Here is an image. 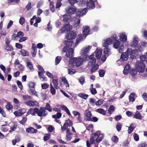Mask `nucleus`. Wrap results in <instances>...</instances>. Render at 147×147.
I'll return each mask as SVG.
<instances>
[{
  "label": "nucleus",
  "instance_id": "1",
  "mask_svg": "<svg viewBox=\"0 0 147 147\" xmlns=\"http://www.w3.org/2000/svg\"><path fill=\"white\" fill-rule=\"evenodd\" d=\"M64 44L66 46L63 49V52H66V56L69 59H71L74 56V49L72 48L73 47L74 44L73 41H65Z\"/></svg>",
  "mask_w": 147,
  "mask_h": 147
},
{
  "label": "nucleus",
  "instance_id": "2",
  "mask_svg": "<svg viewBox=\"0 0 147 147\" xmlns=\"http://www.w3.org/2000/svg\"><path fill=\"white\" fill-rule=\"evenodd\" d=\"M87 60L84 57H74L70 60L68 63V66L69 68H74L75 66L78 67L80 66L83 63L84 61Z\"/></svg>",
  "mask_w": 147,
  "mask_h": 147
},
{
  "label": "nucleus",
  "instance_id": "3",
  "mask_svg": "<svg viewBox=\"0 0 147 147\" xmlns=\"http://www.w3.org/2000/svg\"><path fill=\"white\" fill-rule=\"evenodd\" d=\"M138 55V51L136 50H132L131 49H128L126 52L122 53L120 58L123 61H127L129 55H130L131 58L133 59Z\"/></svg>",
  "mask_w": 147,
  "mask_h": 147
},
{
  "label": "nucleus",
  "instance_id": "4",
  "mask_svg": "<svg viewBox=\"0 0 147 147\" xmlns=\"http://www.w3.org/2000/svg\"><path fill=\"white\" fill-rule=\"evenodd\" d=\"M94 56V55L92 54L88 56L89 62L88 63V67H93L91 70V72L92 73L94 72L98 68V64H95L96 59Z\"/></svg>",
  "mask_w": 147,
  "mask_h": 147
},
{
  "label": "nucleus",
  "instance_id": "5",
  "mask_svg": "<svg viewBox=\"0 0 147 147\" xmlns=\"http://www.w3.org/2000/svg\"><path fill=\"white\" fill-rule=\"evenodd\" d=\"M97 0H82V2L80 4V6H83L85 4V2H86V5L87 9H92L95 7V2Z\"/></svg>",
  "mask_w": 147,
  "mask_h": 147
},
{
  "label": "nucleus",
  "instance_id": "6",
  "mask_svg": "<svg viewBox=\"0 0 147 147\" xmlns=\"http://www.w3.org/2000/svg\"><path fill=\"white\" fill-rule=\"evenodd\" d=\"M113 47L115 49H117L119 53H122L124 49V44L121 43L119 40H117L114 42Z\"/></svg>",
  "mask_w": 147,
  "mask_h": 147
},
{
  "label": "nucleus",
  "instance_id": "7",
  "mask_svg": "<svg viewBox=\"0 0 147 147\" xmlns=\"http://www.w3.org/2000/svg\"><path fill=\"white\" fill-rule=\"evenodd\" d=\"M92 47V46L90 45H87L84 46L80 51V54L83 55V57L87 59L88 57V55L87 54L89 52Z\"/></svg>",
  "mask_w": 147,
  "mask_h": 147
},
{
  "label": "nucleus",
  "instance_id": "8",
  "mask_svg": "<svg viewBox=\"0 0 147 147\" xmlns=\"http://www.w3.org/2000/svg\"><path fill=\"white\" fill-rule=\"evenodd\" d=\"M135 68L138 72L140 73H142L145 70V65L143 62L138 61L136 63Z\"/></svg>",
  "mask_w": 147,
  "mask_h": 147
},
{
  "label": "nucleus",
  "instance_id": "9",
  "mask_svg": "<svg viewBox=\"0 0 147 147\" xmlns=\"http://www.w3.org/2000/svg\"><path fill=\"white\" fill-rule=\"evenodd\" d=\"M10 124L12 125H13V127H10L9 126L2 125L1 127V130L4 132H6L8 130L9 128L10 127L11 129L9 131V132H11L14 130L16 128L17 125L13 124V123H11Z\"/></svg>",
  "mask_w": 147,
  "mask_h": 147
},
{
  "label": "nucleus",
  "instance_id": "10",
  "mask_svg": "<svg viewBox=\"0 0 147 147\" xmlns=\"http://www.w3.org/2000/svg\"><path fill=\"white\" fill-rule=\"evenodd\" d=\"M94 135L96 138V141L99 142L103 139L104 135L100 131H98L94 133Z\"/></svg>",
  "mask_w": 147,
  "mask_h": 147
},
{
  "label": "nucleus",
  "instance_id": "11",
  "mask_svg": "<svg viewBox=\"0 0 147 147\" xmlns=\"http://www.w3.org/2000/svg\"><path fill=\"white\" fill-rule=\"evenodd\" d=\"M118 37L120 42L126 43L127 41V36L126 33L125 32H121L118 34Z\"/></svg>",
  "mask_w": 147,
  "mask_h": 147
},
{
  "label": "nucleus",
  "instance_id": "12",
  "mask_svg": "<svg viewBox=\"0 0 147 147\" xmlns=\"http://www.w3.org/2000/svg\"><path fill=\"white\" fill-rule=\"evenodd\" d=\"M72 29V26L69 24H66L62 27L60 30L58 31V34H60L61 33L69 31Z\"/></svg>",
  "mask_w": 147,
  "mask_h": 147
},
{
  "label": "nucleus",
  "instance_id": "13",
  "mask_svg": "<svg viewBox=\"0 0 147 147\" xmlns=\"http://www.w3.org/2000/svg\"><path fill=\"white\" fill-rule=\"evenodd\" d=\"M84 118L85 121H87L92 120V115L90 111L86 110L84 112Z\"/></svg>",
  "mask_w": 147,
  "mask_h": 147
},
{
  "label": "nucleus",
  "instance_id": "14",
  "mask_svg": "<svg viewBox=\"0 0 147 147\" xmlns=\"http://www.w3.org/2000/svg\"><path fill=\"white\" fill-rule=\"evenodd\" d=\"M77 36V34L76 32L73 31L70 32L69 33L67 34L66 36V39L67 40L66 41H71V40H69L74 39ZM65 41H66V40Z\"/></svg>",
  "mask_w": 147,
  "mask_h": 147
},
{
  "label": "nucleus",
  "instance_id": "15",
  "mask_svg": "<svg viewBox=\"0 0 147 147\" xmlns=\"http://www.w3.org/2000/svg\"><path fill=\"white\" fill-rule=\"evenodd\" d=\"M139 39L136 35L133 36L132 40L130 42V45L132 47H135L138 44Z\"/></svg>",
  "mask_w": 147,
  "mask_h": 147
},
{
  "label": "nucleus",
  "instance_id": "16",
  "mask_svg": "<svg viewBox=\"0 0 147 147\" xmlns=\"http://www.w3.org/2000/svg\"><path fill=\"white\" fill-rule=\"evenodd\" d=\"M113 42V40L110 38H108L103 40L102 43V46L103 47H108L109 45H111Z\"/></svg>",
  "mask_w": 147,
  "mask_h": 147
},
{
  "label": "nucleus",
  "instance_id": "17",
  "mask_svg": "<svg viewBox=\"0 0 147 147\" xmlns=\"http://www.w3.org/2000/svg\"><path fill=\"white\" fill-rule=\"evenodd\" d=\"M76 10V9L74 6H71L67 7L66 9V11L67 14L71 16L72 15L74 14Z\"/></svg>",
  "mask_w": 147,
  "mask_h": 147
},
{
  "label": "nucleus",
  "instance_id": "18",
  "mask_svg": "<svg viewBox=\"0 0 147 147\" xmlns=\"http://www.w3.org/2000/svg\"><path fill=\"white\" fill-rule=\"evenodd\" d=\"M39 109L37 108H35L34 109H30L27 111L26 114V116L31 114L32 115H35L36 114H37L38 115Z\"/></svg>",
  "mask_w": 147,
  "mask_h": 147
},
{
  "label": "nucleus",
  "instance_id": "19",
  "mask_svg": "<svg viewBox=\"0 0 147 147\" xmlns=\"http://www.w3.org/2000/svg\"><path fill=\"white\" fill-rule=\"evenodd\" d=\"M90 28L89 26H84L82 28L83 34V36L86 37L89 34Z\"/></svg>",
  "mask_w": 147,
  "mask_h": 147
},
{
  "label": "nucleus",
  "instance_id": "20",
  "mask_svg": "<svg viewBox=\"0 0 147 147\" xmlns=\"http://www.w3.org/2000/svg\"><path fill=\"white\" fill-rule=\"evenodd\" d=\"M38 115L40 117L43 116H45L48 114L46 110L43 107H40V109H39Z\"/></svg>",
  "mask_w": 147,
  "mask_h": 147
},
{
  "label": "nucleus",
  "instance_id": "21",
  "mask_svg": "<svg viewBox=\"0 0 147 147\" xmlns=\"http://www.w3.org/2000/svg\"><path fill=\"white\" fill-rule=\"evenodd\" d=\"M24 34L22 32L19 31L18 32L17 34H13L12 35L11 39L13 40H16L18 39V38H20L24 36Z\"/></svg>",
  "mask_w": 147,
  "mask_h": 147
},
{
  "label": "nucleus",
  "instance_id": "22",
  "mask_svg": "<svg viewBox=\"0 0 147 147\" xmlns=\"http://www.w3.org/2000/svg\"><path fill=\"white\" fill-rule=\"evenodd\" d=\"M87 11L86 8H84L83 9H79L78 10L77 15L79 17L82 16L86 14Z\"/></svg>",
  "mask_w": 147,
  "mask_h": 147
},
{
  "label": "nucleus",
  "instance_id": "23",
  "mask_svg": "<svg viewBox=\"0 0 147 147\" xmlns=\"http://www.w3.org/2000/svg\"><path fill=\"white\" fill-rule=\"evenodd\" d=\"M102 49L100 48L97 49L95 52L96 57L98 59L101 58L102 53Z\"/></svg>",
  "mask_w": 147,
  "mask_h": 147
},
{
  "label": "nucleus",
  "instance_id": "24",
  "mask_svg": "<svg viewBox=\"0 0 147 147\" xmlns=\"http://www.w3.org/2000/svg\"><path fill=\"white\" fill-rule=\"evenodd\" d=\"M24 103L30 107L37 106L38 105V103L37 102L34 101L32 100L25 101Z\"/></svg>",
  "mask_w": 147,
  "mask_h": 147
},
{
  "label": "nucleus",
  "instance_id": "25",
  "mask_svg": "<svg viewBox=\"0 0 147 147\" xmlns=\"http://www.w3.org/2000/svg\"><path fill=\"white\" fill-rule=\"evenodd\" d=\"M85 37L83 36V35H82V34L78 35L76 38L75 43V45H77L81 42L83 41L85 39Z\"/></svg>",
  "mask_w": 147,
  "mask_h": 147
},
{
  "label": "nucleus",
  "instance_id": "26",
  "mask_svg": "<svg viewBox=\"0 0 147 147\" xmlns=\"http://www.w3.org/2000/svg\"><path fill=\"white\" fill-rule=\"evenodd\" d=\"M58 78L57 76H55L52 80V82L54 87L57 89L59 88L58 83Z\"/></svg>",
  "mask_w": 147,
  "mask_h": 147
},
{
  "label": "nucleus",
  "instance_id": "27",
  "mask_svg": "<svg viewBox=\"0 0 147 147\" xmlns=\"http://www.w3.org/2000/svg\"><path fill=\"white\" fill-rule=\"evenodd\" d=\"M37 48L36 45L34 44H32L31 53L33 57H35L36 55L37 51Z\"/></svg>",
  "mask_w": 147,
  "mask_h": 147
},
{
  "label": "nucleus",
  "instance_id": "28",
  "mask_svg": "<svg viewBox=\"0 0 147 147\" xmlns=\"http://www.w3.org/2000/svg\"><path fill=\"white\" fill-rule=\"evenodd\" d=\"M66 131V140L67 141L69 142L70 141L71 139V135H72V133L68 129H67Z\"/></svg>",
  "mask_w": 147,
  "mask_h": 147
},
{
  "label": "nucleus",
  "instance_id": "29",
  "mask_svg": "<svg viewBox=\"0 0 147 147\" xmlns=\"http://www.w3.org/2000/svg\"><path fill=\"white\" fill-rule=\"evenodd\" d=\"M45 72H38V76L41 81H46L47 80V78L45 77L44 76L43 74L45 73Z\"/></svg>",
  "mask_w": 147,
  "mask_h": 147
},
{
  "label": "nucleus",
  "instance_id": "30",
  "mask_svg": "<svg viewBox=\"0 0 147 147\" xmlns=\"http://www.w3.org/2000/svg\"><path fill=\"white\" fill-rule=\"evenodd\" d=\"M72 21H74L76 22L75 24L74 25L75 26L78 28H80V19L79 18H74L72 19Z\"/></svg>",
  "mask_w": 147,
  "mask_h": 147
},
{
  "label": "nucleus",
  "instance_id": "31",
  "mask_svg": "<svg viewBox=\"0 0 147 147\" xmlns=\"http://www.w3.org/2000/svg\"><path fill=\"white\" fill-rule=\"evenodd\" d=\"M131 68V67L129 65H127L124 67L123 73L126 75L129 72V70Z\"/></svg>",
  "mask_w": 147,
  "mask_h": 147
},
{
  "label": "nucleus",
  "instance_id": "32",
  "mask_svg": "<svg viewBox=\"0 0 147 147\" xmlns=\"http://www.w3.org/2000/svg\"><path fill=\"white\" fill-rule=\"evenodd\" d=\"M136 127L135 124L134 123H131L129 127L128 132L129 134L131 133L134 129Z\"/></svg>",
  "mask_w": 147,
  "mask_h": 147
},
{
  "label": "nucleus",
  "instance_id": "33",
  "mask_svg": "<svg viewBox=\"0 0 147 147\" xmlns=\"http://www.w3.org/2000/svg\"><path fill=\"white\" fill-rule=\"evenodd\" d=\"M89 90L91 93L92 94L95 95L97 93V92L96 88L93 87V84L91 85Z\"/></svg>",
  "mask_w": 147,
  "mask_h": 147
},
{
  "label": "nucleus",
  "instance_id": "34",
  "mask_svg": "<svg viewBox=\"0 0 147 147\" xmlns=\"http://www.w3.org/2000/svg\"><path fill=\"white\" fill-rule=\"evenodd\" d=\"M134 117L136 119L141 120L142 119L143 117L139 112L136 111L134 115Z\"/></svg>",
  "mask_w": 147,
  "mask_h": 147
},
{
  "label": "nucleus",
  "instance_id": "35",
  "mask_svg": "<svg viewBox=\"0 0 147 147\" xmlns=\"http://www.w3.org/2000/svg\"><path fill=\"white\" fill-rule=\"evenodd\" d=\"M67 82H68L67 80L65 77H62L61 78H60L59 79V82L61 87H62L63 86L62 82L64 84Z\"/></svg>",
  "mask_w": 147,
  "mask_h": 147
},
{
  "label": "nucleus",
  "instance_id": "36",
  "mask_svg": "<svg viewBox=\"0 0 147 147\" xmlns=\"http://www.w3.org/2000/svg\"><path fill=\"white\" fill-rule=\"evenodd\" d=\"M135 94L134 93L132 92L130 94L129 97V100L130 102H133L135 100Z\"/></svg>",
  "mask_w": 147,
  "mask_h": 147
},
{
  "label": "nucleus",
  "instance_id": "37",
  "mask_svg": "<svg viewBox=\"0 0 147 147\" xmlns=\"http://www.w3.org/2000/svg\"><path fill=\"white\" fill-rule=\"evenodd\" d=\"M28 92L31 95H34L36 96H38L37 92L34 89H31L28 90Z\"/></svg>",
  "mask_w": 147,
  "mask_h": 147
},
{
  "label": "nucleus",
  "instance_id": "38",
  "mask_svg": "<svg viewBox=\"0 0 147 147\" xmlns=\"http://www.w3.org/2000/svg\"><path fill=\"white\" fill-rule=\"evenodd\" d=\"M63 20L65 22H67L71 18V16L68 14H65L63 16Z\"/></svg>",
  "mask_w": 147,
  "mask_h": 147
},
{
  "label": "nucleus",
  "instance_id": "39",
  "mask_svg": "<svg viewBox=\"0 0 147 147\" xmlns=\"http://www.w3.org/2000/svg\"><path fill=\"white\" fill-rule=\"evenodd\" d=\"M26 132L29 133H35L36 132L37 130L32 127H29L27 128L26 129Z\"/></svg>",
  "mask_w": 147,
  "mask_h": 147
},
{
  "label": "nucleus",
  "instance_id": "40",
  "mask_svg": "<svg viewBox=\"0 0 147 147\" xmlns=\"http://www.w3.org/2000/svg\"><path fill=\"white\" fill-rule=\"evenodd\" d=\"M21 55L23 56H28L29 55V53L28 51L24 49H21L20 51Z\"/></svg>",
  "mask_w": 147,
  "mask_h": 147
},
{
  "label": "nucleus",
  "instance_id": "41",
  "mask_svg": "<svg viewBox=\"0 0 147 147\" xmlns=\"http://www.w3.org/2000/svg\"><path fill=\"white\" fill-rule=\"evenodd\" d=\"M78 96L79 97L84 99H86L88 96V95L83 93H79L78 94Z\"/></svg>",
  "mask_w": 147,
  "mask_h": 147
},
{
  "label": "nucleus",
  "instance_id": "42",
  "mask_svg": "<svg viewBox=\"0 0 147 147\" xmlns=\"http://www.w3.org/2000/svg\"><path fill=\"white\" fill-rule=\"evenodd\" d=\"M50 91L52 95H55L56 94V90L54 88L53 86L51 84H50Z\"/></svg>",
  "mask_w": 147,
  "mask_h": 147
},
{
  "label": "nucleus",
  "instance_id": "43",
  "mask_svg": "<svg viewBox=\"0 0 147 147\" xmlns=\"http://www.w3.org/2000/svg\"><path fill=\"white\" fill-rule=\"evenodd\" d=\"M61 59V57L60 56L57 57L55 60V64L56 65L58 64L60 62Z\"/></svg>",
  "mask_w": 147,
  "mask_h": 147
},
{
  "label": "nucleus",
  "instance_id": "44",
  "mask_svg": "<svg viewBox=\"0 0 147 147\" xmlns=\"http://www.w3.org/2000/svg\"><path fill=\"white\" fill-rule=\"evenodd\" d=\"M138 72L137 70L134 68L132 69L130 71V74L132 76H136Z\"/></svg>",
  "mask_w": 147,
  "mask_h": 147
},
{
  "label": "nucleus",
  "instance_id": "45",
  "mask_svg": "<svg viewBox=\"0 0 147 147\" xmlns=\"http://www.w3.org/2000/svg\"><path fill=\"white\" fill-rule=\"evenodd\" d=\"M26 66L27 67L29 68L30 71H33L34 70V69L33 68V65L30 62H27Z\"/></svg>",
  "mask_w": 147,
  "mask_h": 147
},
{
  "label": "nucleus",
  "instance_id": "46",
  "mask_svg": "<svg viewBox=\"0 0 147 147\" xmlns=\"http://www.w3.org/2000/svg\"><path fill=\"white\" fill-rule=\"evenodd\" d=\"M61 108L63 110H64L66 112L69 116H71V114L69 112V110L66 107L63 105L61 107Z\"/></svg>",
  "mask_w": 147,
  "mask_h": 147
},
{
  "label": "nucleus",
  "instance_id": "47",
  "mask_svg": "<svg viewBox=\"0 0 147 147\" xmlns=\"http://www.w3.org/2000/svg\"><path fill=\"white\" fill-rule=\"evenodd\" d=\"M110 49L108 48V47H105L103 51L105 55H106L108 56L110 54Z\"/></svg>",
  "mask_w": 147,
  "mask_h": 147
},
{
  "label": "nucleus",
  "instance_id": "48",
  "mask_svg": "<svg viewBox=\"0 0 147 147\" xmlns=\"http://www.w3.org/2000/svg\"><path fill=\"white\" fill-rule=\"evenodd\" d=\"M97 112L103 115H105L106 111L104 109L101 108L99 109L96 110Z\"/></svg>",
  "mask_w": 147,
  "mask_h": 147
},
{
  "label": "nucleus",
  "instance_id": "49",
  "mask_svg": "<svg viewBox=\"0 0 147 147\" xmlns=\"http://www.w3.org/2000/svg\"><path fill=\"white\" fill-rule=\"evenodd\" d=\"M61 115L62 114L61 113H57L56 115H53L52 117L55 119H59L61 117Z\"/></svg>",
  "mask_w": 147,
  "mask_h": 147
},
{
  "label": "nucleus",
  "instance_id": "50",
  "mask_svg": "<svg viewBox=\"0 0 147 147\" xmlns=\"http://www.w3.org/2000/svg\"><path fill=\"white\" fill-rule=\"evenodd\" d=\"M67 71L68 74L71 75L74 74L76 73V71L74 69L71 68L68 69Z\"/></svg>",
  "mask_w": 147,
  "mask_h": 147
},
{
  "label": "nucleus",
  "instance_id": "51",
  "mask_svg": "<svg viewBox=\"0 0 147 147\" xmlns=\"http://www.w3.org/2000/svg\"><path fill=\"white\" fill-rule=\"evenodd\" d=\"M115 108L113 105H111L109 107L108 110V113L111 114L115 110Z\"/></svg>",
  "mask_w": 147,
  "mask_h": 147
},
{
  "label": "nucleus",
  "instance_id": "52",
  "mask_svg": "<svg viewBox=\"0 0 147 147\" xmlns=\"http://www.w3.org/2000/svg\"><path fill=\"white\" fill-rule=\"evenodd\" d=\"M29 87L28 90L32 89V88H34L35 86V83L33 82H30L28 84Z\"/></svg>",
  "mask_w": 147,
  "mask_h": 147
},
{
  "label": "nucleus",
  "instance_id": "53",
  "mask_svg": "<svg viewBox=\"0 0 147 147\" xmlns=\"http://www.w3.org/2000/svg\"><path fill=\"white\" fill-rule=\"evenodd\" d=\"M146 44L147 43H146L145 42H142V43H141V45H140V47H138V50L140 51H142L143 50V47L144 46H145Z\"/></svg>",
  "mask_w": 147,
  "mask_h": 147
},
{
  "label": "nucleus",
  "instance_id": "54",
  "mask_svg": "<svg viewBox=\"0 0 147 147\" xmlns=\"http://www.w3.org/2000/svg\"><path fill=\"white\" fill-rule=\"evenodd\" d=\"M44 108L46 110H47L49 112H51L52 111V109L50 106V104L48 103H47L45 108Z\"/></svg>",
  "mask_w": 147,
  "mask_h": 147
},
{
  "label": "nucleus",
  "instance_id": "55",
  "mask_svg": "<svg viewBox=\"0 0 147 147\" xmlns=\"http://www.w3.org/2000/svg\"><path fill=\"white\" fill-rule=\"evenodd\" d=\"M46 75L49 78L52 79V80L54 78L55 76H53V75L49 71H47L46 72Z\"/></svg>",
  "mask_w": 147,
  "mask_h": 147
},
{
  "label": "nucleus",
  "instance_id": "56",
  "mask_svg": "<svg viewBox=\"0 0 147 147\" xmlns=\"http://www.w3.org/2000/svg\"><path fill=\"white\" fill-rule=\"evenodd\" d=\"M95 141H96V138H95V136H94V134H93L90 137V143L92 144Z\"/></svg>",
  "mask_w": 147,
  "mask_h": 147
},
{
  "label": "nucleus",
  "instance_id": "57",
  "mask_svg": "<svg viewBox=\"0 0 147 147\" xmlns=\"http://www.w3.org/2000/svg\"><path fill=\"white\" fill-rule=\"evenodd\" d=\"M111 140L114 143H117L118 141L119 138L116 136H114L112 137Z\"/></svg>",
  "mask_w": 147,
  "mask_h": 147
},
{
  "label": "nucleus",
  "instance_id": "58",
  "mask_svg": "<svg viewBox=\"0 0 147 147\" xmlns=\"http://www.w3.org/2000/svg\"><path fill=\"white\" fill-rule=\"evenodd\" d=\"M13 114L16 117H20L21 116L20 114V109L18 110L17 111H15Z\"/></svg>",
  "mask_w": 147,
  "mask_h": 147
},
{
  "label": "nucleus",
  "instance_id": "59",
  "mask_svg": "<svg viewBox=\"0 0 147 147\" xmlns=\"http://www.w3.org/2000/svg\"><path fill=\"white\" fill-rule=\"evenodd\" d=\"M103 102V100L102 99H99L95 102V105L96 106H100L102 105Z\"/></svg>",
  "mask_w": 147,
  "mask_h": 147
},
{
  "label": "nucleus",
  "instance_id": "60",
  "mask_svg": "<svg viewBox=\"0 0 147 147\" xmlns=\"http://www.w3.org/2000/svg\"><path fill=\"white\" fill-rule=\"evenodd\" d=\"M122 126V125L120 123H118L116 125V127L117 130L118 131H119L121 129V128Z\"/></svg>",
  "mask_w": 147,
  "mask_h": 147
},
{
  "label": "nucleus",
  "instance_id": "61",
  "mask_svg": "<svg viewBox=\"0 0 147 147\" xmlns=\"http://www.w3.org/2000/svg\"><path fill=\"white\" fill-rule=\"evenodd\" d=\"M22 97L24 100H30L31 98V96L28 95H23Z\"/></svg>",
  "mask_w": 147,
  "mask_h": 147
},
{
  "label": "nucleus",
  "instance_id": "62",
  "mask_svg": "<svg viewBox=\"0 0 147 147\" xmlns=\"http://www.w3.org/2000/svg\"><path fill=\"white\" fill-rule=\"evenodd\" d=\"M16 83L20 90H22L23 88V86L21 82L19 80H17Z\"/></svg>",
  "mask_w": 147,
  "mask_h": 147
},
{
  "label": "nucleus",
  "instance_id": "63",
  "mask_svg": "<svg viewBox=\"0 0 147 147\" xmlns=\"http://www.w3.org/2000/svg\"><path fill=\"white\" fill-rule=\"evenodd\" d=\"M13 107V106L9 102L7 103L6 106V108L8 110H10Z\"/></svg>",
  "mask_w": 147,
  "mask_h": 147
},
{
  "label": "nucleus",
  "instance_id": "64",
  "mask_svg": "<svg viewBox=\"0 0 147 147\" xmlns=\"http://www.w3.org/2000/svg\"><path fill=\"white\" fill-rule=\"evenodd\" d=\"M5 49L8 51H12L13 50L12 47L10 45H6Z\"/></svg>",
  "mask_w": 147,
  "mask_h": 147
}]
</instances>
